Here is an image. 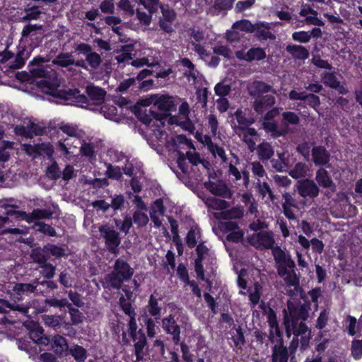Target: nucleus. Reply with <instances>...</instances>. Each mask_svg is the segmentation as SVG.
I'll return each mask as SVG.
<instances>
[{
    "label": "nucleus",
    "mask_w": 362,
    "mask_h": 362,
    "mask_svg": "<svg viewBox=\"0 0 362 362\" xmlns=\"http://www.w3.org/2000/svg\"><path fill=\"white\" fill-rule=\"evenodd\" d=\"M275 268L279 276L282 279L286 287V294L291 297L296 296L302 292L300 284V274L296 272V266L290 252L281 247L274 250Z\"/></svg>",
    "instance_id": "obj_1"
},
{
    "label": "nucleus",
    "mask_w": 362,
    "mask_h": 362,
    "mask_svg": "<svg viewBox=\"0 0 362 362\" xmlns=\"http://www.w3.org/2000/svg\"><path fill=\"white\" fill-rule=\"evenodd\" d=\"M49 62L42 57H35L28 65L29 71L35 78H42L43 83L49 89L54 90L60 86L61 81L57 73L50 66H45L43 64Z\"/></svg>",
    "instance_id": "obj_2"
},
{
    "label": "nucleus",
    "mask_w": 362,
    "mask_h": 362,
    "mask_svg": "<svg viewBox=\"0 0 362 362\" xmlns=\"http://www.w3.org/2000/svg\"><path fill=\"white\" fill-rule=\"evenodd\" d=\"M134 270L129 264L122 258L115 260L112 270L105 276L107 288L119 290L124 281L130 280Z\"/></svg>",
    "instance_id": "obj_3"
},
{
    "label": "nucleus",
    "mask_w": 362,
    "mask_h": 362,
    "mask_svg": "<svg viewBox=\"0 0 362 362\" xmlns=\"http://www.w3.org/2000/svg\"><path fill=\"white\" fill-rule=\"evenodd\" d=\"M86 93L88 97L84 94H79V91L75 89L70 90L63 97L68 100L70 98L69 96H72L75 99V102L81 107H88L90 104L95 105L103 104L106 95V91L104 89L95 86H88L86 88ZM60 97H62V95H60Z\"/></svg>",
    "instance_id": "obj_4"
},
{
    "label": "nucleus",
    "mask_w": 362,
    "mask_h": 362,
    "mask_svg": "<svg viewBox=\"0 0 362 362\" xmlns=\"http://www.w3.org/2000/svg\"><path fill=\"white\" fill-rule=\"evenodd\" d=\"M288 314L285 315V320L297 326L298 325H306L305 321L309 317L310 303L294 305L291 303H288Z\"/></svg>",
    "instance_id": "obj_5"
},
{
    "label": "nucleus",
    "mask_w": 362,
    "mask_h": 362,
    "mask_svg": "<svg viewBox=\"0 0 362 362\" xmlns=\"http://www.w3.org/2000/svg\"><path fill=\"white\" fill-rule=\"evenodd\" d=\"M248 242L255 248L260 250L264 249H271L273 257L274 250H275V249L277 247H280L279 246L274 247L275 240L274 233L270 230L259 232L251 235L248 238Z\"/></svg>",
    "instance_id": "obj_6"
},
{
    "label": "nucleus",
    "mask_w": 362,
    "mask_h": 362,
    "mask_svg": "<svg viewBox=\"0 0 362 362\" xmlns=\"http://www.w3.org/2000/svg\"><path fill=\"white\" fill-rule=\"evenodd\" d=\"M284 322L286 337L289 338L291 334H293L294 337L300 336V348L303 351L306 349L309 345L311 336V331L307 325H298V326H297L285 319H284Z\"/></svg>",
    "instance_id": "obj_7"
},
{
    "label": "nucleus",
    "mask_w": 362,
    "mask_h": 362,
    "mask_svg": "<svg viewBox=\"0 0 362 362\" xmlns=\"http://www.w3.org/2000/svg\"><path fill=\"white\" fill-rule=\"evenodd\" d=\"M98 230L100 236L103 238L105 244L111 253H116L117 248L121 244L119 233L115 230L113 227L107 223L99 226Z\"/></svg>",
    "instance_id": "obj_8"
},
{
    "label": "nucleus",
    "mask_w": 362,
    "mask_h": 362,
    "mask_svg": "<svg viewBox=\"0 0 362 362\" xmlns=\"http://www.w3.org/2000/svg\"><path fill=\"white\" fill-rule=\"evenodd\" d=\"M299 195L303 198L314 199L319 195L320 188L314 180L305 179L298 181L296 185Z\"/></svg>",
    "instance_id": "obj_9"
},
{
    "label": "nucleus",
    "mask_w": 362,
    "mask_h": 362,
    "mask_svg": "<svg viewBox=\"0 0 362 362\" xmlns=\"http://www.w3.org/2000/svg\"><path fill=\"white\" fill-rule=\"evenodd\" d=\"M193 144L185 135H177L170 137L166 141V148L169 151H177V156L184 153L182 150H189L192 148Z\"/></svg>",
    "instance_id": "obj_10"
},
{
    "label": "nucleus",
    "mask_w": 362,
    "mask_h": 362,
    "mask_svg": "<svg viewBox=\"0 0 362 362\" xmlns=\"http://www.w3.org/2000/svg\"><path fill=\"white\" fill-rule=\"evenodd\" d=\"M233 129L234 132L247 144L248 149L253 152L256 147V141L254 139L257 136L256 129L243 127H233Z\"/></svg>",
    "instance_id": "obj_11"
},
{
    "label": "nucleus",
    "mask_w": 362,
    "mask_h": 362,
    "mask_svg": "<svg viewBox=\"0 0 362 362\" xmlns=\"http://www.w3.org/2000/svg\"><path fill=\"white\" fill-rule=\"evenodd\" d=\"M338 74L334 72H323L320 75L321 81L324 85L332 89L337 90L339 94L345 95L349 93V90L344 86L341 84L337 78Z\"/></svg>",
    "instance_id": "obj_12"
},
{
    "label": "nucleus",
    "mask_w": 362,
    "mask_h": 362,
    "mask_svg": "<svg viewBox=\"0 0 362 362\" xmlns=\"http://www.w3.org/2000/svg\"><path fill=\"white\" fill-rule=\"evenodd\" d=\"M162 327L164 331L172 336L175 344H178L180 341V327L175 321L173 315H168L162 320Z\"/></svg>",
    "instance_id": "obj_13"
},
{
    "label": "nucleus",
    "mask_w": 362,
    "mask_h": 362,
    "mask_svg": "<svg viewBox=\"0 0 362 362\" xmlns=\"http://www.w3.org/2000/svg\"><path fill=\"white\" fill-rule=\"evenodd\" d=\"M14 131L18 135L31 138L34 135L42 134L45 131V127L29 121L26 125L16 126Z\"/></svg>",
    "instance_id": "obj_14"
},
{
    "label": "nucleus",
    "mask_w": 362,
    "mask_h": 362,
    "mask_svg": "<svg viewBox=\"0 0 362 362\" xmlns=\"http://www.w3.org/2000/svg\"><path fill=\"white\" fill-rule=\"evenodd\" d=\"M312 160L316 166L329 167L331 155L323 146H315L312 148Z\"/></svg>",
    "instance_id": "obj_15"
},
{
    "label": "nucleus",
    "mask_w": 362,
    "mask_h": 362,
    "mask_svg": "<svg viewBox=\"0 0 362 362\" xmlns=\"http://www.w3.org/2000/svg\"><path fill=\"white\" fill-rule=\"evenodd\" d=\"M204 187L214 195L219 196L225 199H230L232 197L230 189L222 181L214 182L209 180L204 182Z\"/></svg>",
    "instance_id": "obj_16"
},
{
    "label": "nucleus",
    "mask_w": 362,
    "mask_h": 362,
    "mask_svg": "<svg viewBox=\"0 0 362 362\" xmlns=\"http://www.w3.org/2000/svg\"><path fill=\"white\" fill-rule=\"evenodd\" d=\"M235 55L238 59L248 62L264 59L267 56L265 50L261 47H252L246 52L244 51H238Z\"/></svg>",
    "instance_id": "obj_17"
},
{
    "label": "nucleus",
    "mask_w": 362,
    "mask_h": 362,
    "mask_svg": "<svg viewBox=\"0 0 362 362\" xmlns=\"http://www.w3.org/2000/svg\"><path fill=\"white\" fill-rule=\"evenodd\" d=\"M248 92L250 95L254 98H259L263 96V94L267 93H272L276 94V90L273 88L270 85L267 84L264 81H255L250 83L248 87Z\"/></svg>",
    "instance_id": "obj_18"
},
{
    "label": "nucleus",
    "mask_w": 362,
    "mask_h": 362,
    "mask_svg": "<svg viewBox=\"0 0 362 362\" xmlns=\"http://www.w3.org/2000/svg\"><path fill=\"white\" fill-rule=\"evenodd\" d=\"M38 280L35 279L32 283H16L12 287V293L21 299L22 296H28L37 291Z\"/></svg>",
    "instance_id": "obj_19"
},
{
    "label": "nucleus",
    "mask_w": 362,
    "mask_h": 362,
    "mask_svg": "<svg viewBox=\"0 0 362 362\" xmlns=\"http://www.w3.org/2000/svg\"><path fill=\"white\" fill-rule=\"evenodd\" d=\"M288 349L284 344L283 339H278L272 346V362H288Z\"/></svg>",
    "instance_id": "obj_20"
},
{
    "label": "nucleus",
    "mask_w": 362,
    "mask_h": 362,
    "mask_svg": "<svg viewBox=\"0 0 362 362\" xmlns=\"http://www.w3.org/2000/svg\"><path fill=\"white\" fill-rule=\"evenodd\" d=\"M270 29L271 24L269 23H257L254 28L255 36L259 41H265L267 40H274L276 35L270 31Z\"/></svg>",
    "instance_id": "obj_21"
},
{
    "label": "nucleus",
    "mask_w": 362,
    "mask_h": 362,
    "mask_svg": "<svg viewBox=\"0 0 362 362\" xmlns=\"http://www.w3.org/2000/svg\"><path fill=\"white\" fill-rule=\"evenodd\" d=\"M315 180L319 186L323 188L330 189L332 192H334L336 189V185L332 177L328 171L323 168H320L316 171Z\"/></svg>",
    "instance_id": "obj_22"
},
{
    "label": "nucleus",
    "mask_w": 362,
    "mask_h": 362,
    "mask_svg": "<svg viewBox=\"0 0 362 362\" xmlns=\"http://www.w3.org/2000/svg\"><path fill=\"white\" fill-rule=\"evenodd\" d=\"M155 106L163 112V113H159V115L163 116L164 119L170 115L169 112L174 108L175 104L172 97L168 95L158 96L156 95Z\"/></svg>",
    "instance_id": "obj_23"
},
{
    "label": "nucleus",
    "mask_w": 362,
    "mask_h": 362,
    "mask_svg": "<svg viewBox=\"0 0 362 362\" xmlns=\"http://www.w3.org/2000/svg\"><path fill=\"white\" fill-rule=\"evenodd\" d=\"M132 339L134 342V346L136 361H140L144 359L145 355L144 349L147 344L146 335L141 329H139V334L132 337Z\"/></svg>",
    "instance_id": "obj_24"
},
{
    "label": "nucleus",
    "mask_w": 362,
    "mask_h": 362,
    "mask_svg": "<svg viewBox=\"0 0 362 362\" xmlns=\"http://www.w3.org/2000/svg\"><path fill=\"white\" fill-rule=\"evenodd\" d=\"M286 51L295 60L304 62L309 57V50L304 46L290 44L286 47Z\"/></svg>",
    "instance_id": "obj_25"
},
{
    "label": "nucleus",
    "mask_w": 362,
    "mask_h": 362,
    "mask_svg": "<svg viewBox=\"0 0 362 362\" xmlns=\"http://www.w3.org/2000/svg\"><path fill=\"white\" fill-rule=\"evenodd\" d=\"M276 103V99L273 95H266L259 98H256L253 103V108L255 112L260 114L266 110L273 106Z\"/></svg>",
    "instance_id": "obj_26"
},
{
    "label": "nucleus",
    "mask_w": 362,
    "mask_h": 362,
    "mask_svg": "<svg viewBox=\"0 0 362 362\" xmlns=\"http://www.w3.org/2000/svg\"><path fill=\"white\" fill-rule=\"evenodd\" d=\"M257 155L263 163L269 160L274 155V149L272 145L267 141H263L255 147Z\"/></svg>",
    "instance_id": "obj_27"
},
{
    "label": "nucleus",
    "mask_w": 362,
    "mask_h": 362,
    "mask_svg": "<svg viewBox=\"0 0 362 362\" xmlns=\"http://www.w3.org/2000/svg\"><path fill=\"white\" fill-rule=\"evenodd\" d=\"M267 322L270 327L269 339L272 343H274V334H276L279 339L282 338V337L280 328L278 325L276 315L272 309L269 310V313L267 315Z\"/></svg>",
    "instance_id": "obj_28"
},
{
    "label": "nucleus",
    "mask_w": 362,
    "mask_h": 362,
    "mask_svg": "<svg viewBox=\"0 0 362 362\" xmlns=\"http://www.w3.org/2000/svg\"><path fill=\"white\" fill-rule=\"evenodd\" d=\"M243 214L244 210L243 207L235 206L221 213H214V216L217 219L232 220L240 218Z\"/></svg>",
    "instance_id": "obj_29"
},
{
    "label": "nucleus",
    "mask_w": 362,
    "mask_h": 362,
    "mask_svg": "<svg viewBox=\"0 0 362 362\" xmlns=\"http://www.w3.org/2000/svg\"><path fill=\"white\" fill-rule=\"evenodd\" d=\"M30 338L35 343L40 345H47L50 341L49 338L44 334L43 328L37 325H35L30 330Z\"/></svg>",
    "instance_id": "obj_30"
},
{
    "label": "nucleus",
    "mask_w": 362,
    "mask_h": 362,
    "mask_svg": "<svg viewBox=\"0 0 362 362\" xmlns=\"http://www.w3.org/2000/svg\"><path fill=\"white\" fill-rule=\"evenodd\" d=\"M204 139H205L206 145L209 151H210V153L214 157L218 156L223 162H224V163L226 162L227 157H226L225 150L223 149V148L218 146L216 144H214L212 141L211 139L208 136H206L204 137Z\"/></svg>",
    "instance_id": "obj_31"
},
{
    "label": "nucleus",
    "mask_w": 362,
    "mask_h": 362,
    "mask_svg": "<svg viewBox=\"0 0 362 362\" xmlns=\"http://www.w3.org/2000/svg\"><path fill=\"white\" fill-rule=\"evenodd\" d=\"M52 346L54 351L58 355H62L69 350L66 339L59 334L53 337Z\"/></svg>",
    "instance_id": "obj_32"
},
{
    "label": "nucleus",
    "mask_w": 362,
    "mask_h": 362,
    "mask_svg": "<svg viewBox=\"0 0 362 362\" xmlns=\"http://www.w3.org/2000/svg\"><path fill=\"white\" fill-rule=\"evenodd\" d=\"M30 257L33 262L40 264V266L45 264L49 259V255L45 251V246L43 247H37L33 249L30 254Z\"/></svg>",
    "instance_id": "obj_33"
},
{
    "label": "nucleus",
    "mask_w": 362,
    "mask_h": 362,
    "mask_svg": "<svg viewBox=\"0 0 362 362\" xmlns=\"http://www.w3.org/2000/svg\"><path fill=\"white\" fill-rule=\"evenodd\" d=\"M74 56L70 52H60L52 60L53 65H57L62 68H67L72 66Z\"/></svg>",
    "instance_id": "obj_34"
},
{
    "label": "nucleus",
    "mask_w": 362,
    "mask_h": 362,
    "mask_svg": "<svg viewBox=\"0 0 362 362\" xmlns=\"http://www.w3.org/2000/svg\"><path fill=\"white\" fill-rule=\"evenodd\" d=\"M41 318L46 326L54 329L61 327L64 322V317L62 315L44 314L41 315Z\"/></svg>",
    "instance_id": "obj_35"
},
{
    "label": "nucleus",
    "mask_w": 362,
    "mask_h": 362,
    "mask_svg": "<svg viewBox=\"0 0 362 362\" xmlns=\"http://www.w3.org/2000/svg\"><path fill=\"white\" fill-rule=\"evenodd\" d=\"M204 202L209 209L216 211L224 210L229 206V204L226 201L214 197H207Z\"/></svg>",
    "instance_id": "obj_36"
},
{
    "label": "nucleus",
    "mask_w": 362,
    "mask_h": 362,
    "mask_svg": "<svg viewBox=\"0 0 362 362\" xmlns=\"http://www.w3.org/2000/svg\"><path fill=\"white\" fill-rule=\"evenodd\" d=\"M231 339L234 344V350L235 352L242 351L243 346L245 344V341L240 327H238L235 331H232Z\"/></svg>",
    "instance_id": "obj_37"
},
{
    "label": "nucleus",
    "mask_w": 362,
    "mask_h": 362,
    "mask_svg": "<svg viewBox=\"0 0 362 362\" xmlns=\"http://www.w3.org/2000/svg\"><path fill=\"white\" fill-rule=\"evenodd\" d=\"M262 126L264 130L267 133H270L274 138L284 136L287 133L286 129H278L276 123L274 121H264Z\"/></svg>",
    "instance_id": "obj_38"
},
{
    "label": "nucleus",
    "mask_w": 362,
    "mask_h": 362,
    "mask_svg": "<svg viewBox=\"0 0 362 362\" xmlns=\"http://www.w3.org/2000/svg\"><path fill=\"white\" fill-rule=\"evenodd\" d=\"M139 119L141 122L148 125L150 124L153 119L162 122L163 117L160 115L159 113L156 112L155 110H153L152 108H150L148 112L147 110H145L144 112H140Z\"/></svg>",
    "instance_id": "obj_39"
},
{
    "label": "nucleus",
    "mask_w": 362,
    "mask_h": 362,
    "mask_svg": "<svg viewBox=\"0 0 362 362\" xmlns=\"http://www.w3.org/2000/svg\"><path fill=\"white\" fill-rule=\"evenodd\" d=\"M59 129L69 136L81 138L84 132L79 129L77 126L70 124H61L59 125Z\"/></svg>",
    "instance_id": "obj_40"
},
{
    "label": "nucleus",
    "mask_w": 362,
    "mask_h": 362,
    "mask_svg": "<svg viewBox=\"0 0 362 362\" xmlns=\"http://www.w3.org/2000/svg\"><path fill=\"white\" fill-rule=\"evenodd\" d=\"M147 309L149 314L154 317L156 320L160 318L161 308L158 306V299L153 295L150 296Z\"/></svg>",
    "instance_id": "obj_41"
},
{
    "label": "nucleus",
    "mask_w": 362,
    "mask_h": 362,
    "mask_svg": "<svg viewBox=\"0 0 362 362\" xmlns=\"http://www.w3.org/2000/svg\"><path fill=\"white\" fill-rule=\"evenodd\" d=\"M235 0H215L213 6L214 11H211L213 15H218L221 12L230 9Z\"/></svg>",
    "instance_id": "obj_42"
},
{
    "label": "nucleus",
    "mask_w": 362,
    "mask_h": 362,
    "mask_svg": "<svg viewBox=\"0 0 362 362\" xmlns=\"http://www.w3.org/2000/svg\"><path fill=\"white\" fill-rule=\"evenodd\" d=\"M180 64L187 68V70L184 72L185 76L187 78H192L196 80L198 76V71L195 69V66L188 58H182L180 61Z\"/></svg>",
    "instance_id": "obj_43"
},
{
    "label": "nucleus",
    "mask_w": 362,
    "mask_h": 362,
    "mask_svg": "<svg viewBox=\"0 0 362 362\" xmlns=\"http://www.w3.org/2000/svg\"><path fill=\"white\" fill-rule=\"evenodd\" d=\"M69 351L77 362H83L87 358L86 350L79 345L71 346Z\"/></svg>",
    "instance_id": "obj_44"
},
{
    "label": "nucleus",
    "mask_w": 362,
    "mask_h": 362,
    "mask_svg": "<svg viewBox=\"0 0 362 362\" xmlns=\"http://www.w3.org/2000/svg\"><path fill=\"white\" fill-rule=\"evenodd\" d=\"M139 5H142L150 13L157 12L162 4L160 0H134Z\"/></svg>",
    "instance_id": "obj_45"
},
{
    "label": "nucleus",
    "mask_w": 362,
    "mask_h": 362,
    "mask_svg": "<svg viewBox=\"0 0 362 362\" xmlns=\"http://www.w3.org/2000/svg\"><path fill=\"white\" fill-rule=\"evenodd\" d=\"M300 122L299 116L294 112H284L282 113V124L285 127L289 124L297 125Z\"/></svg>",
    "instance_id": "obj_46"
},
{
    "label": "nucleus",
    "mask_w": 362,
    "mask_h": 362,
    "mask_svg": "<svg viewBox=\"0 0 362 362\" xmlns=\"http://www.w3.org/2000/svg\"><path fill=\"white\" fill-rule=\"evenodd\" d=\"M0 304H3L5 308H10L11 312H18L22 316H27L29 310V307L23 304H8L5 300H0Z\"/></svg>",
    "instance_id": "obj_47"
},
{
    "label": "nucleus",
    "mask_w": 362,
    "mask_h": 362,
    "mask_svg": "<svg viewBox=\"0 0 362 362\" xmlns=\"http://www.w3.org/2000/svg\"><path fill=\"white\" fill-rule=\"evenodd\" d=\"M307 173L306 164L302 162L297 163L293 169L289 171V175L293 178L304 177Z\"/></svg>",
    "instance_id": "obj_48"
},
{
    "label": "nucleus",
    "mask_w": 362,
    "mask_h": 362,
    "mask_svg": "<svg viewBox=\"0 0 362 362\" xmlns=\"http://www.w3.org/2000/svg\"><path fill=\"white\" fill-rule=\"evenodd\" d=\"M132 218L134 223L139 228H142V227L146 226L149 221L148 215L139 210H136L133 213V216H132Z\"/></svg>",
    "instance_id": "obj_49"
},
{
    "label": "nucleus",
    "mask_w": 362,
    "mask_h": 362,
    "mask_svg": "<svg viewBox=\"0 0 362 362\" xmlns=\"http://www.w3.org/2000/svg\"><path fill=\"white\" fill-rule=\"evenodd\" d=\"M15 320L11 315V319L6 315V309L3 304H0V333L5 332L7 324H13Z\"/></svg>",
    "instance_id": "obj_50"
},
{
    "label": "nucleus",
    "mask_w": 362,
    "mask_h": 362,
    "mask_svg": "<svg viewBox=\"0 0 362 362\" xmlns=\"http://www.w3.org/2000/svg\"><path fill=\"white\" fill-rule=\"evenodd\" d=\"M28 57V52L25 49H23L18 52L16 54L14 61L12 62L10 66L13 69H20L21 68L25 62V59Z\"/></svg>",
    "instance_id": "obj_51"
},
{
    "label": "nucleus",
    "mask_w": 362,
    "mask_h": 362,
    "mask_svg": "<svg viewBox=\"0 0 362 362\" xmlns=\"http://www.w3.org/2000/svg\"><path fill=\"white\" fill-rule=\"evenodd\" d=\"M329 320V310L327 308H323L315 324V327L318 329H324Z\"/></svg>",
    "instance_id": "obj_52"
},
{
    "label": "nucleus",
    "mask_w": 362,
    "mask_h": 362,
    "mask_svg": "<svg viewBox=\"0 0 362 362\" xmlns=\"http://www.w3.org/2000/svg\"><path fill=\"white\" fill-rule=\"evenodd\" d=\"M231 86L225 81L218 83L214 87V92L219 97H226L231 92Z\"/></svg>",
    "instance_id": "obj_53"
},
{
    "label": "nucleus",
    "mask_w": 362,
    "mask_h": 362,
    "mask_svg": "<svg viewBox=\"0 0 362 362\" xmlns=\"http://www.w3.org/2000/svg\"><path fill=\"white\" fill-rule=\"evenodd\" d=\"M67 308L72 325H78L83 321L84 316L78 309L72 307L71 303Z\"/></svg>",
    "instance_id": "obj_54"
},
{
    "label": "nucleus",
    "mask_w": 362,
    "mask_h": 362,
    "mask_svg": "<svg viewBox=\"0 0 362 362\" xmlns=\"http://www.w3.org/2000/svg\"><path fill=\"white\" fill-rule=\"evenodd\" d=\"M45 303L50 307L58 308L62 309L63 308L70 305V303L66 298L57 299L56 298H49L45 300Z\"/></svg>",
    "instance_id": "obj_55"
},
{
    "label": "nucleus",
    "mask_w": 362,
    "mask_h": 362,
    "mask_svg": "<svg viewBox=\"0 0 362 362\" xmlns=\"http://www.w3.org/2000/svg\"><path fill=\"white\" fill-rule=\"evenodd\" d=\"M159 8H160L162 13V17L160 18V20H164L168 22H173L175 20L176 13L173 9L170 8L168 5L161 4Z\"/></svg>",
    "instance_id": "obj_56"
},
{
    "label": "nucleus",
    "mask_w": 362,
    "mask_h": 362,
    "mask_svg": "<svg viewBox=\"0 0 362 362\" xmlns=\"http://www.w3.org/2000/svg\"><path fill=\"white\" fill-rule=\"evenodd\" d=\"M255 26V23L252 24L248 20H241L240 21L235 22L233 25V28L240 30L242 31H245L247 33H254Z\"/></svg>",
    "instance_id": "obj_57"
},
{
    "label": "nucleus",
    "mask_w": 362,
    "mask_h": 362,
    "mask_svg": "<svg viewBox=\"0 0 362 362\" xmlns=\"http://www.w3.org/2000/svg\"><path fill=\"white\" fill-rule=\"evenodd\" d=\"M86 61L92 69H96L100 65L102 59L99 54L92 51L86 57Z\"/></svg>",
    "instance_id": "obj_58"
},
{
    "label": "nucleus",
    "mask_w": 362,
    "mask_h": 362,
    "mask_svg": "<svg viewBox=\"0 0 362 362\" xmlns=\"http://www.w3.org/2000/svg\"><path fill=\"white\" fill-rule=\"evenodd\" d=\"M45 246V251L50 256H54L56 257H61L66 256L65 250L63 247H59L54 244H47Z\"/></svg>",
    "instance_id": "obj_59"
},
{
    "label": "nucleus",
    "mask_w": 362,
    "mask_h": 362,
    "mask_svg": "<svg viewBox=\"0 0 362 362\" xmlns=\"http://www.w3.org/2000/svg\"><path fill=\"white\" fill-rule=\"evenodd\" d=\"M185 154L192 165H197L199 163H202L206 167L204 162L200 158L199 154L196 152L194 146H192L191 149L187 150Z\"/></svg>",
    "instance_id": "obj_60"
},
{
    "label": "nucleus",
    "mask_w": 362,
    "mask_h": 362,
    "mask_svg": "<svg viewBox=\"0 0 362 362\" xmlns=\"http://www.w3.org/2000/svg\"><path fill=\"white\" fill-rule=\"evenodd\" d=\"M34 226L36 228L37 230L42 233L47 234L52 237L57 235V233L54 228H52L51 226L46 224L44 222L37 221L35 223Z\"/></svg>",
    "instance_id": "obj_61"
},
{
    "label": "nucleus",
    "mask_w": 362,
    "mask_h": 362,
    "mask_svg": "<svg viewBox=\"0 0 362 362\" xmlns=\"http://www.w3.org/2000/svg\"><path fill=\"white\" fill-rule=\"evenodd\" d=\"M40 267L42 269L40 274L46 279H50L55 275L56 267L49 262H47Z\"/></svg>",
    "instance_id": "obj_62"
},
{
    "label": "nucleus",
    "mask_w": 362,
    "mask_h": 362,
    "mask_svg": "<svg viewBox=\"0 0 362 362\" xmlns=\"http://www.w3.org/2000/svg\"><path fill=\"white\" fill-rule=\"evenodd\" d=\"M105 175L108 178L118 180L122 177V173L119 166L108 164Z\"/></svg>",
    "instance_id": "obj_63"
},
{
    "label": "nucleus",
    "mask_w": 362,
    "mask_h": 362,
    "mask_svg": "<svg viewBox=\"0 0 362 362\" xmlns=\"http://www.w3.org/2000/svg\"><path fill=\"white\" fill-rule=\"evenodd\" d=\"M351 355L356 360L362 357V340L355 339L351 342Z\"/></svg>",
    "instance_id": "obj_64"
}]
</instances>
